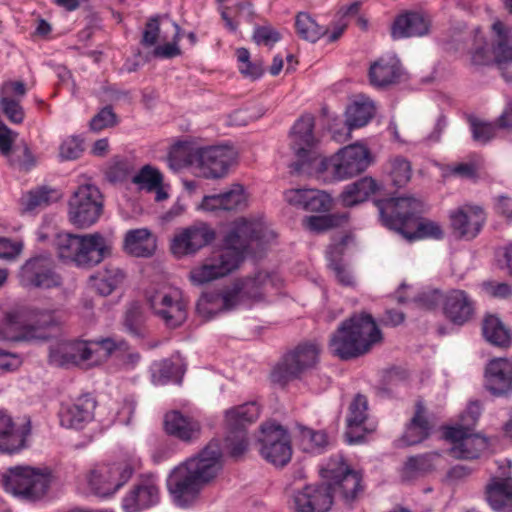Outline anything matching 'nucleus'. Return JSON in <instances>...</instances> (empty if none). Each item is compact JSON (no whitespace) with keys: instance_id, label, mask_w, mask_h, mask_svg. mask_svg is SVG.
Returning a JSON list of instances; mask_svg holds the SVG:
<instances>
[{"instance_id":"obj_4","label":"nucleus","mask_w":512,"mask_h":512,"mask_svg":"<svg viewBox=\"0 0 512 512\" xmlns=\"http://www.w3.org/2000/svg\"><path fill=\"white\" fill-rule=\"evenodd\" d=\"M269 281L270 275L264 271L236 279L230 285L203 293L196 304V310L200 316L211 319L218 314L259 302L264 297Z\"/></svg>"},{"instance_id":"obj_50","label":"nucleus","mask_w":512,"mask_h":512,"mask_svg":"<svg viewBox=\"0 0 512 512\" xmlns=\"http://www.w3.org/2000/svg\"><path fill=\"white\" fill-rule=\"evenodd\" d=\"M224 211H239L247 206V195L240 184H233L231 188L223 192Z\"/></svg>"},{"instance_id":"obj_39","label":"nucleus","mask_w":512,"mask_h":512,"mask_svg":"<svg viewBox=\"0 0 512 512\" xmlns=\"http://www.w3.org/2000/svg\"><path fill=\"white\" fill-rule=\"evenodd\" d=\"M482 332L485 339L498 347H508L511 343V331L494 315L487 316L483 321Z\"/></svg>"},{"instance_id":"obj_55","label":"nucleus","mask_w":512,"mask_h":512,"mask_svg":"<svg viewBox=\"0 0 512 512\" xmlns=\"http://www.w3.org/2000/svg\"><path fill=\"white\" fill-rule=\"evenodd\" d=\"M0 107L10 122L14 124L23 122L25 113L19 100L3 95L0 99Z\"/></svg>"},{"instance_id":"obj_9","label":"nucleus","mask_w":512,"mask_h":512,"mask_svg":"<svg viewBox=\"0 0 512 512\" xmlns=\"http://www.w3.org/2000/svg\"><path fill=\"white\" fill-rule=\"evenodd\" d=\"M57 324L50 310L34 309L27 313L7 312L0 324V340L31 341L46 338L42 330Z\"/></svg>"},{"instance_id":"obj_17","label":"nucleus","mask_w":512,"mask_h":512,"mask_svg":"<svg viewBox=\"0 0 512 512\" xmlns=\"http://www.w3.org/2000/svg\"><path fill=\"white\" fill-rule=\"evenodd\" d=\"M260 454L269 463L283 467L291 460L292 447L286 429L274 422L261 425Z\"/></svg>"},{"instance_id":"obj_54","label":"nucleus","mask_w":512,"mask_h":512,"mask_svg":"<svg viewBox=\"0 0 512 512\" xmlns=\"http://www.w3.org/2000/svg\"><path fill=\"white\" fill-rule=\"evenodd\" d=\"M225 446L231 457L235 459L240 458L248 447L246 431L229 430V434L225 439Z\"/></svg>"},{"instance_id":"obj_28","label":"nucleus","mask_w":512,"mask_h":512,"mask_svg":"<svg viewBox=\"0 0 512 512\" xmlns=\"http://www.w3.org/2000/svg\"><path fill=\"white\" fill-rule=\"evenodd\" d=\"M164 429L168 435L185 443L197 441L202 433L198 420L177 410L165 414Z\"/></svg>"},{"instance_id":"obj_1","label":"nucleus","mask_w":512,"mask_h":512,"mask_svg":"<svg viewBox=\"0 0 512 512\" xmlns=\"http://www.w3.org/2000/svg\"><path fill=\"white\" fill-rule=\"evenodd\" d=\"M314 117L303 115L293 125L290 133L291 149L297 160L290 164L292 172L296 174H320L330 171L338 180L354 177L370 164L368 149L360 144H352L338 151L328 159L322 157L316 150V139L313 134Z\"/></svg>"},{"instance_id":"obj_31","label":"nucleus","mask_w":512,"mask_h":512,"mask_svg":"<svg viewBox=\"0 0 512 512\" xmlns=\"http://www.w3.org/2000/svg\"><path fill=\"white\" fill-rule=\"evenodd\" d=\"M403 74L400 60L395 56L379 58L369 68L370 83L376 87H386L399 82Z\"/></svg>"},{"instance_id":"obj_35","label":"nucleus","mask_w":512,"mask_h":512,"mask_svg":"<svg viewBox=\"0 0 512 512\" xmlns=\"http://www.w3.org/2000/svg\"><path fill=\"white\" fill-rule=\"evenodd\" d=\"M259 415L260 408L257 402H246L226 410L225 422L229 430L246 431V426L256 421Z\"/></svg>"},{"instance_id":"obj_24","label":"nucleus","mask_w":512,"mask_h":512,"mask_svg":"<svg viewBox=\"0 0 512 512\" xmlns=\"http://www.w3.org/2000/svg\"><path fill=\"white\" fill-rule=\"evenodd\" d=\"M333 504V495L325 483L307 485L293 494L294 512H327Z\"/></svg>"},{"instance_id":"obj_21","label":"nucleus","mask_w":512,"mask_h":512,"mask_svg":"<svg viewBox=\"0 0 512 512\" xmlns=\"http://www.w3.org/2000/svg\"><path fill=\"white\" fill-rule=\"evenodd\" d=\"M148 301L155 315L169 328L179 327L187 318V304L178 290L156 293Z\"/></svg>"},{"instance_id":"obj_58","label":"nucleus","mask_w":512,"mask_h":512,"mask_svg":"<svg viewBox=\"0 0 512 512\" xmlns=\"http://www.w3.org/2000/svg\"><path fill=\"white\" fill-rule=\"evenodd\" d=\"M83 150L82 140L72 136L62 142L59 148V155L63 160H75L80 157Z\"/></svg>"},{"instance_id":"obj_5","label":"nucleus","mask_w":512,"mask_h":512,"mask_svg":"<svg viewBox=\"0 0 512 512\" xmlns=\"http://www.w3.org/2000/svg\"><path fill=\"white\" fill-rule=\"evenodd\" d=\"M382 341V333L373 317L367 313L355 314L344 320L329 341L331 353L341 360H350L367 354Z\"/></svg>"},{"instance_id":"obj_10","label":"nucleus","mask_w":512,"mask_h":512,"mask_svg":"<svg viewBox=\"0 0 512 512\" xmlns=\"http://www.w3.org/2000/svg\"><path fill=\"white\" fill-rule=\"evenodd\" d=\"M327 479L333 500L339 499L344 505L351 506L363 493L362 476L345 463L343 456L336 455L329 459L321 470Z\"/></svg>"},{"instance_id":"obj_26","label":"nucleus","mask_w":512,"mask_h":512,"mask_svg":"<svg viewBox=\"0 0 512 512\" xmlns=\"http://www.w3.org/2000/svg\"><path fill=\"white\" fill-rule=\"evenodd\" d=\"M31 432L30 421L17 423L4 411H0V451L14 454L26 447Z\"/></svg>"},{"instance_id":"obj_43","label":"nucleus","mask_w":512,"mask_h":512,"mask_svg":"<svg viewBox=\"0 0 512 512\" xmlns=\"http://www.w3.org/2000/svg\"><path fill=\"white\" fill-rule=\"evenodd\" d=\"M403 236L409 240L423 238L441 239L443 237V230L436 222L423 219L418 215Z\"/></svg>"},{"instance_id":"obj_48","label":"nucleus","mask_w":512,"mask_h":512,"mask_svg":"<svg viewBox=\"0 0 512 512\" xmlns=\"http://www.w3.org/2000/svg\"><path fill=\"white\" fill-rule=\"evenodd\" d=\"M347 221L345 213L327 214L321 216H310L306 218L307 227L314 232H324L331 228L340 226Z\"/></svg>"},{"instance_id":"obj_40","label":"nucleus","mask_w":512,"mask_h":512,"mask_svg":"<svg viewBox=\"0 0 512 512\" xmlns=\"http://www.w3.org/2000/svg\"><path fill=\"white\" fill-rule=\"evenodd\" d=\"M438 456L435 452L409 457L402 468V478L409 481L432 471L434 459Z\"/></svg>"},{"instance_id":"obj_2","label":"nucleus","mask_w":512,"mask_h":512,"mask_svg":"<svg viewBox=\"0 0 512 512\" xmlns=\"http://www.w3.org/2000/svg\"><path fill=\"white\" fill-rule=\"evenodd\" d=\"M265 228L260 222L241 218L223 239V247L211 253L203 263L191 269L190 280L202 285L225 277L236 270L246 254L259 250L265 238Z\"/></svg>"},{"instance_id":"obj_36","label":"nucleus","mask_w":512,"mask_h":512,"mask_svg":"<svg viewBox=\"0 0 512 512\" xmlns=\"http://www.w3.org/2000/svg\"><path fill=\"white\" fill-rule=\"evenodd\" d=\"M155 246V239L147 228L129 230L125 235L124 249L133 256H151Z\"/></svg>"},{"instance_id":"obj_49","label":"nucleus","mask_w":512,"mask_h":512,"mask_svg":"<svg viewBox=\"0 0 512 512\" xmlns=\"http://www.w3.org/2000/svg\"><path fill=\"white\" fill-rule=\"evenodd\" d=\"M390 177L395 187L405 186L411 179L410 162L403 157L392 159L390 162Z\"/></svg>"},{"instance_id":"obj_23","label":"nucleus","mask_w":512,"mask_h":512,"mask_svg":"<svg viewBox=\"0 0 512 512\" xmlns=\"http://www.w3.org/2000/svg\"><path fill=\"white\" fill-rule=\"evenodd\" d=\"M215 231L204 222H198L174 236L171 251L181 257L194 254L215 239Z\"/></svg>"},{"instance_id":"obj_16","label":"nucleus","mask_w":512,"mask_h":512,"mask_svg":"<svg viewBox=\"0 0 512 512\" xmlns=\"http://www.w3.org/2000/svg\"><path fill=\"white\" fill-rule=\"evenodd\" d=\"M319 352L320 348L315 343L299 344L275 366L271 373L272 381L284 385L299 377L306 369L317 363Z\"/></svg>"},{"instance_id":"obj_42","label":"nucleus","mask_w":512,"mask_h":512,"mask_svg":"<svg viewBox=\"0 0 512 512\" xmlns=\"http://www.w3.org/2000/svg\"><path fill=\"white\" fill-rule=\"evenodd\" d=\"M124 273L117 267H109L91 277L92 286L102 296L110 295L123 281Z\"/></svg>"},{"instance_id":"obj_37","label":"nucleus","mask_w":512,"mask_h":512,"mask_svg":"<svg viewBox=\"0 0 512 512\" xmlns=\"http://www.w3.org/2000/svg\"><path fill=\"white\" fill-rule=\"evenodd\" d=\"M378 189L379 186L372 177H363L345 187L340 195L341 203L345 207H353L366 201Z\"/></svg>"},{"instance_id":"obj_29","label":"nucleus","mask_w":512,"mask_h":512,"mask_svg":"<svg viewBox=\"0 0 512 512\" xmlns=\"http://www.w3.org/2000/svg\"><path fill=\"white\" fill-rule=\"evenodd\" d=\"M485 387L495 396L512 392V364L505 358L492 359L485 368Z\"/></svg>"},{"instance_id":"obj_46","label":"nucleus","mask_w":512,"mask_h":512,"mask_svg":"<svg viewBox=\"0 0 512 512\" xmlns=\"http://www.w3.org/2000/svg\"><path fill=\"white\" fill-rule=\"evenodd\" d=\"M6 158L9 165L19 171L28 172L36 166V159L25 142L14 146Z\"/></svg>"},{"instance_id":"obj_7","label":"nucleus","mask_w":512,"mask_h":512,"mask_svg":"<svg viewBox=\"0 0 512 512\" xmlns=\"http://www.w3.org/2000/svg\"><path fill=\"white\" fill-rule=\"evenodd\" d=\"M54 246L61 260L83 268L93 267L111 254L109 242L98 232L82 236L60 233L55 238Z\"/></svg>"},{"instance_id":"obj_19","label":"nucleus","mask_w":512,"mask_h":512,"mask_svg":"<svg viewBox=\"0 0 512 512\" xmlns=\"http://www.w3.org/2000/svg\"><path fill=\"white\" fill-rule=\"evenodd\" d=\"M235 159V151L228 146L199 148L192 153L190 163L204 178H222Z\"/></svg>"},{"instance_id":"obj_14","label":"nucleus","mask_w":512,"mask_h":512,"mask_svg":"<svg viewBox=\"0 0 512 512\" xmlns=\"http://www.w3.org/2000/svg\"><path fill=\"white\" fill-rule=\"evenodd\" d=\"M20 283L25 287L52 289L62 285L53 257L48 253L36 254L25 261L19 270Z\"/></svg>"},{"instance_id":"obj_45","label":"nucleus","mask_w":512,"mask_h":512,"mask_svg":"<svg viewBox=\"0 0 512 512\" xmlns=\"http://www.w3.org/2000/svg\"><path fill=\"white\" fill-rule=\"evenodd\" d=\"M374 115V105L370 101L354 102L346 109V125L348 128L365 126Z\"/></svg>"},{"instance_id":"obj_60","label":"nucleus","mask_w":512,"mask_h":512,"mask_svg":"<svg viewBox=\"0 0 512 512\" xmlns=\"http://www.w3.org/2000/svg\"><path fill=\"white\" fill-rule=\"evenodd\" d=\"M159 33V16H154L146 23L141 43L147 47L155 45L159 38Z\"/></svg>"},{"instance_id":"obj_33","label":"nucleus","mask_w":512,"mask_h":512,"mask_svg":"<svg viewBox=\"0 0 512 512\" xmlns=\"http://www.w3.org/2000/svg\"><path fill=\"white\" fill-rule=\"evenodd\" d=\"M486 498L493 510L512 511V479L493 478L486 487Z\"/></svg>"},{"instance_id":"obj_30","label":"nucleus","mask_w":512,"mask_h":512,"mask_svg":"<svg viewBox=\"0 0 512 512\" xmlns=\"http://www.w3.org/2000/svg\"><path fill=\"white\" fill-rule=\"evenodd\" d=\"M284 197L290 205L308 212H327L332 207L330 195L317 189H290Z\"/></svg>"},{"instance_id":"obj_32","label":"nucleus","mask_w":512,"mask_h":512,"mask_svg":"<svg viewBox=\"0 0 512 512\" xmlns=\"http://www.w3.org/2000/svg\"><path fill=\"white\" fill-rule=\"evenodd\" d=\"M429 30L428 20L417 12H406L399 15L392 25L393 39L417 37L425 35Z\"/></svg>"},{"instance_id":"obj_11","label":"nucleus","mask_w":512,"mask_h":512,"mask_svg":"<svg viewBox=\"0 0 512 512\" xmlns=\"http://www.w3.org/2000/svg\"><path fill=\"white\" fill-rule=\"evenodd\" d=\"M375 205L383 225L402 235L411 227L414 219L424 211L423 202L412 196L378 199Z\"/></svg>"},{"instance_id":"obj_62","label":"nucleus","mask_w":512,"mask_h":512,"mask_svg":"<svg viewBox=\"0 0 512 512\" xmlns=\"http://www.w3.org/2000/svg\"><path fill=\"white\" fill-rule=\"evenodd\" d=\"M137 402L133 396L125 397L121 408L117 412V420L119 423L129 425L132 421Z\"/></svg>"},{"instance_id":"obj_34","label":"nucleus","mask_w":512,"mask_h":512,"mask_svg":"<svg viewBox=\"0 0 512 512\" xmlns=\"http://www.w3.org/2000/svg\"><path fill=\"white\" fill-rule=\"evenodd\" d=\"M424 414V405L422 402H417L414 416L406 426L400 440L404 445H416L429 437L432 427Z\"/></svg>"},{"instance_id":"obj_15","label":"nucleus","mask_w":512,"mask_h":512,"mask_svg":"<svg viewBox=\"0 0 512 512\" xmlns=\"http://www.w3.org/2000/svg\"><path fill=\"white\" fill-rule=\"evenodd\" d=\"M135 468L128 462L101 465L92 469L86 479L93 494L109 497L122 488L132 477Z\"/></svg>"},{"instance_id":"obj_47","label":"nucleus","mask_w":512,"mask_h":512,"mask_svg":"<svg viewBox=\"0 0 512 512\" xmlns=\"http://www.w3.org/2000/svg\"><path fill=\"white\" fill-rule=\"evenodd\" d=\"M301 445L304 451L322 453L329 445L327 434L320 430L315 431L307 427L300 428Z\"/></svg>"},{"instance_id":"obj_64","label":"nucleus","mask_w":512,"mask_h":512,"mask_svg":"<svg viewBox=\"0 0 512 512\" xmlns=\"http://www.w3.org/2000/svg\"><path fill=\"white\" fill-rule=\"evenodd\" d=\"M484 290L495 298H508L512 295V287L507 283L485 282L483 283Z\"/></svg>"},{"instance_id":"obj_8","label":"nucleus","mask_w":512,"mask_h":512,"mask_svg":"<svg viewBox=\"0 0 512 512\" xmlns=\"http://www.w3.org/2000/svg\"><path fill=\"white\" fill-rule=\"evenodd\" d=\"M492 29L496 35L492 51L481 31L475 30L473 48L470 52L471 63L475 66H484L494 62L504 79L512 81V28L506 27L501 21H496Z\"/></svg>"},{"instance_id":"obj_20","label":"nucleus","mask_w":512,"mask_h":512,"mask_svg":"<svg viewBox=\"0 0 512 512\" xmlns=\"http://www.w3.org/2000/svg\"><path fill=\"white\" fill-rule=\"evenodd\" d=\"M452 234L460 240L475 239L483 229L487 215L479 205L465 204L449 211Z\"/></svg>"},{"instance_id":"obj_56","label":"nucleus","mask_w":512,"mask_h":512,"mask_svg":"<svg viewBox=\"0 0 512 512\" xmlns=\"http://www.w3.org/2000/svg\"><path fill=\"white\" fill-rule=\"evenodd\" d=\"M172 25H173L174 30H175V33H174V35L172 37V42H169V43L157 46L154 49V56L160 57V58L170 59V58H174L176 56H179L181 54V50H180V48L178 46V42H179V40L181 38L180 37L181 28L175 22H173Z\"/></svg>"},{"instance_id":"obj_3","label":"nucleus","mask_w":512,"mask_h":512,"mask_svg":"<svg viewBox=\"0 0 512 512\" xmlns=\"http://www.w3.org/2000/svg\"><path fill=\"white\" fill-rule=\"evenodd\" d=\"M221 456L219 445L210 442L197 455L171 471L167 487L178 506L186 508L196 501L203 487L213 480L221 469Z\"/></svg>"},{"instance_id":"obj_38","label":"nucleus","mask_w":512,"mask_h":512,"mask_svg":"<svg viewBox=\"0 0 512 512\" xmlns=\"http://www.w3.org/2000/svg\"><path fill=\"white\" fill-rule=\"evenodd\" d=\"M123 331L131 337L143 339L147 336L146 315L138 302L130 303L122 318Z\"/></svg>"},{"instance_id":"obj_27","label":"nucleus","mask_w":512,"mask_h":512,"mask_svg":"<svg viewBox=\"0 0 512 512\" xmlns=\"http://www.w3.org/2000/svg\"><path fill=\"white\" fill-rule=\"evenodd\" d=\"M475 301L460 289L449 291L443 300V313L454 325L463 326L475 315Z\"/></svg>"},{"instance_id":"obj_63","label":"nucleus","mask_w":512,"mask_h":512,"mask_svg":"<svg viewBox=\"0 0 512 512\" xmlns=\"http://www.w3.org/2000/svg\"><path fill=\"white\" fill-rule=\"evenodd\" d=\"M465 25L460 23L455 27L449 29L446 43L453 46L456 50L460 48L461 42L466 40L467 38H471V32L465 30Z\"/></svg>"},{"instance_id":"obj_44","label":"nucleus","mask_w":512,"mask_h":512,"mask_svg":"<svg viewBox=\"0 0 512 512\" xmlns=\"http://www.w3.org/2000/svg\"><path fill=\"white\" fill-rule=\"evenodd\" d=\"M295 27L297 34L312 43L327 35V28L319 25L308 13L300 12L296 16Z\"/></svg>"},{"instance_id":"obj_41","label":"nucleus","mask_w":512,"mask_h":512,"mask_svg":"<svg viewBox=\"0 0 512 512\" xmlns=\"http://www.w3.org/2000/svg\"><path fill=\"white\" fill-rule=\"evenodd\" d=\"M367 410V398L361 394L356 395L349 406V415L347 417V425L350 429V431L347 432V436L350 443L360 442L362 440V436L353 437L352 431L353 429L359 428L362 426V424H364L365 420L367 419Z\"/></svg>"},{"instance_id":"obj_57","label":"nucleus","mask_w":512,"mask_h":512,"mask_svg":"<svg viewBox=\"0 0 512 512\" xmlns=\"http://www.w3.org/2000/svg\"><path fill=\"white\" fill-rule=\"evenodd\" d=\"M117 124V116L111 106L102 108L90 121V128L93 131H101Z\"/></svg>"},{"instance_id":"obj_22","label":"nucleus","mask_w":512,"mask_h":512,"mask_svg":"<svg viewBox=\"0 0 512 512\" xmlns=\"http://www.w3.org/2000/svg\"><path fill=\"white\" fill-rule=\"evenodd\" d=\"M472 429L463 427H449L445 431V438L451 440L453 446L450 454L458 459H476L488 448V439L480 434H472Z\"/></svg>"},{"instance_id":"obj_25","label":"nucleus","mask_w":512,"mask_h":512,"mask_svg":"<svg viewBox=\"0 0 512 512\" xmlns=\"http://www.w3.org/2000/svg\"><path fill=\"white\" fill-rule=\"evenodd\" d=\"M96 401L83 395L70 403H62L58 411L60 424L69 429H83L94 418Z\"/></svg>"},{"instance_id":"obj_61","label":"nucleus","mask_w":512,"mask_h":512,"mask_svg":"<svg viewBox=\"0 0 512 512\" xmlns=\"http://www.w3.org/2000/svg\"><path fill=\"white\" fill-rule=\"evenodd\" d=\"M253 39L257 44L273 45L280 40V35L271 27L262 26L255 29Z\"/></svg>"},{"instance_id":"obj_52","label":"nucleus","mask_w":512,"mask_h":512,"mask_svg":"<svg viewBox=\"0 0 512 512\" xmlns=\"http://www.w3.org/2000/svg\"><path fill=\"white\" fill-rule=\"evenodd\" d=\"M59 195L56 190L41 187L30 191L25 200L26 210H34L37 207L47 206L58 199Z\"/></svg>"},{"instance_id":"obj_12","label":"nucleus","mask_w":512,"mask_h":512,"mask_svg":"<svg viewBox=\"0 0 512 512\" xmlns=\"http://www.w3.org/2000/svg\"><path fill=\"white\" fill-rule=\"evenodd\" d=\"M3 488L20 498L37 500L48 490L50 480L47 475L36 472L29 466L10 467L0 475Z\"/></svg>"},{"instance_id":"obj_18","label":"nucleus","mask_w":512,"mask_h":512,"mask_svg":"<svg viewBox=\"0 0 512 512\" xmlns=\"http://www.w3.org/2000/svg\"><path fill=\"white\" fill-rule=\"evenodd\" d=\"M160 499L158 476L153 473L141 474L123 497L122 509L124 512H142L158 505Z\"/></svg>"},{"instance_id":"obj_13","label":"nucleus","mask_w":512,"mask_h":512,"mask_svg":"<svg viewBox=\"0 0 512 512\" xmlns=\"http://www.w3.org/2000/svg\"><path fill=\"white\" fill-rule=\"evenodd\" d=\"M103 212V198L100 190L92 184L81 185L68 202V218L78 228L95 224Z\"/></svg>"},{"instance_id":"obj_59","label":"nucleus","mask_w":512,"mask_h":512,"mask_svg":"<svg viewBox=\"0 0 512 512\" xmlns=\"http://www.w3.org/2000/svg\"><path fill=\"white\" fill-rule=\"evenodd\" d=\"M481 415V405L478 401L470 402L466 410L460 415L459 424L456 427L473 429Z\"/></svg>"},{"instance_id":"obj_6","label":"nucleus","mask_w":512,"mask_h":512,"mask_svg":"<svg viewBox=\"0 0 512 512\" xmlns=\"http://www.w3.org/2000/svg\"><path fill=\"white\" fill-rule=\"evenodd\" d=\"M126 349L127 341L120 337L59 342L50 347L49 362L56 366L79 365L85 361L97 364L112 353L125 352Z\"/></svg>"},{"instance_id":"obj_51","label":"nucleus","mask_w":512,"mask_h":512,"mask_svg":"<svg viewBox=\"0 0 512 512\" xmlns=\"http://www.w3.org/2000/svg\"><path fill=\"white\" fill-rule=\"evenodd\" d=\"M468 122L474 141L486 144L495 137L496 126L494 124L482 121L475 116H469Z\"/></svg>"},{"instance_id":"obj_53","label":"nucleus","mask_w":512,"mask_h":512,"mask_svg":"<svg viewBox=\"0 0 512 512\" xmlns=\"http://www.w3.org/2000/svg\"><path fill=\"white\" fill-rule=\"evenodd\" d=\"M162 174L150 165H145L132 177V182L151 191L162 185Z\"/></svg>"}]
</instances>
